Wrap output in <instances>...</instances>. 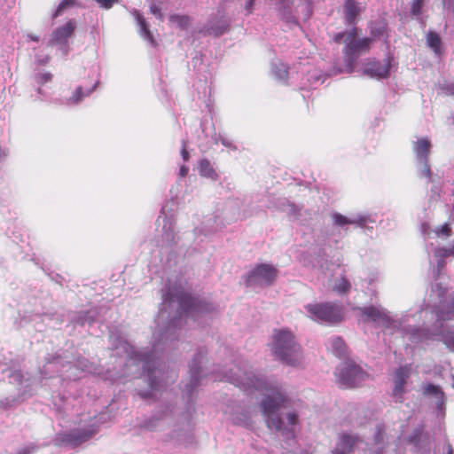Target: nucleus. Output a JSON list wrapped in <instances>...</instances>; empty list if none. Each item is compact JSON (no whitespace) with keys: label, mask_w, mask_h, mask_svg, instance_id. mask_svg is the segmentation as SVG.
Wrapping results in <instances>:
<instances>
[{"label":"nucleus","mask_w":454,"mask_h":454,"mask_svg":"<svg viewBox=\"0 0 454 454\" xmlns=\"http://www.w3.org/2000/svg\"><path fill=\"white\" fill-rule=\"evenodd\" d=\"M49 59H50L49 56H45V57L36 56L35 57V61L38 65H45L46 63H48Z\"/></svg>","instance_id":"nucleus-51"},{"label":"nucleus","mask_w":454,"mask_h":454,"mask_svg":"<svg viewBox=\"0 0 454 454\" xmlns=\"http://www.w3.org/2000/svg\"><path fill=\"white\" fill-rule=\"evenodd\" d=\"M451 379H452L451 387L454 388V375L451 376Z\"/></svg>","instance_id":"nucleus-57"},{"label":"nucleus","mask_w":454,"mask_h":454,"mask_svg":"<svg viewBox=\"0 0 454 454\" xmlns=\"http://www.w3.org/2000/svg\"><path fill=\"white\" fill-rule=\"evenodd\" d=\"M162 302L155 319L153 345L137 348L132 346L121 330L110 331V343L115 355L125 356L121 372H117L113 380L122 378H138L146 375L148 387L138 390L143 399L156 397L166 382L163 372L158 367L160 354L176 348L184 322L189 318L200 322L216 309V306L205 297H194L184 290L181 284H167L161 290Z\"/></svg>","instance_id":"nucleus-1"},{"label":"nucleus","mask_w":454,"mask_h":454,"mask_svg":"<svg viewBox=\"0 0 454 454\" xmlns=\"http://www.w3.org/2000/svg\"><path fill=\"white\" fill-rule=\"evenodd\" d=\"M345 18L348 24L355 22V20L359 13L360 9L354 0H346L345 2Z\"/></svg>","instance_id":"nucleus-35"},{"label":"nucleus","mask_w":454,"mask_h":454,"mask_svg":"<svg viewBox=\"0 0 454 454\" xmlns=\"http://www.w3.org/2000/svg\"><path fill=\"white\" fill-rule=\"evenodd\" d=\"M47 362L43 366V373L45 375L51 372L67 373V378L75 380L79 379L81 372L98 373L96 367L87 358H79L75 364H72L70 362L63 363L59 356L53 357H47Z\"/></svg>","instance_id":"nucleus-11"},{"label":"nucleus","mask_w":454,"mask_h":454,"mask_svg":"<svg viewBox=\"0 0 454 454\" xmlns=\"http://www.w3.org/2000/svg\"><path fill=\"white\" fill-rule=\"evenodd\" d=\"M23 375L21 372L15 371L10 375V381L12 383L22 384Z\"/></svg>","instance_id":"nucleus-46"},{"label":"nucleus","mask_w":454,"mask_h":454,"mask_svg":"<svg viewBox=\"0 0 454 454\" xmlns=\"http://www.w3.org/2000/svg\"><path fill=\"white\" fill-rule=\"evenodd\" d=\"M130 13L134 16L137 25L138 27V33L144 40H145L150 45L155 46L156 42L153 38V34L149 29V25L137 10H132Z\"/></svg>","instance_id":"nucleus-27"},{"label":"nucleus","mask_w":454,"mask_h":454,"mask_svg":"<svg viewBox=\"0 0 454 454\" xmlns=\"http://www.w3.org/2000/svg\"><path fill=\"white\" fill-rule=\"evenodd\" d=\"M27 37L29 39H31L32 41H35V42H38L39 41V37L36 36V35H28Z\"/></svg>","instance_id":"nucleus-54"},{"label":"nucleus","mask_w":454,"mask_h":454,"mask_svg":"<svg viewBox=\"0 0 454 454\" xmlns=\"http://www.w3.org/2000/svg\"><path fill=\"white\" fill-rule=\"evenodd\" d=\"M76 27V22L74 20H69L63 26L56 28L51 35V38L49 41L50 45H59L63 55H67L68 52L67 40L72 36Z\"/></svg>","instance_id":"nucleus-20"},{"label":"nucleus","mask_w":454,"mask_h":454,"mask_svg":"<svg viewBox=\"0 0 454 454\" xmlns=\"http://www.w3.org/2000/svg\"><path fill=\"white\" fill-rule=\"evenodd\" d=\"M432 148L431 141L427 137H420L412 144V152L415 155L416 174L419 178H425L430 184V196L438 199L441 196L444 182L437 173H434L429 163V155Z\"/></svg>","instance_id":"nucleus-6"},{"label":"nucleus","mask_w":454,"mask_h":454,"mask_svg":"<svg viewBox=\"0 0 454 454\" xmlns=\"http://www.w3.org/2000/svg\"><path fill=\"white\" fill-rule=\"evenodd\" d=\"M442 5L448 11H454V0H442Z\"/></svg>","instance_id":"nucleus-49"},{"label":"nucleus","mask_w":454,"mask_h":454,"mask_svg":"<svg viewBox=\"0 0 454 454\" xmlns=\"http://www.w3.org/2000/svg\"><path fill=\"white\" fill-rule=\"evenodd\" d=\"M427 43L436 55L441 53L442 40L438 34L429 31L427 35Z\"/></svg>","instance_id":"nucleus-37"},{"label":"nucleus","mask_w":454,"mask_h":454,"mask_svg":"<svg viewBox=\"0 0 454 454\" xmlns=\"http://www.w3.org/2000/svg\"><path fill=\"white\" fill-rule=\"evenodd\" d=\"M76 0H63L59 3L55 13L53 14V17H58L62 13V12L75 4Z\"/></svg>","instance_id":"nucleus-43"},{"label":"nucleus","mask_w":454,"mask_h":454,"mask_svg":"<svg viewBox=\"0 0 454 454\" xmlns=\"http://www.w3.org/2000/svg\"><path fill=\"white\" fill-rule=\"evenodd\" d=\"M35 446H27L25 448H23L22 450H20L18 454H34V452L35 451Z\"/></svg>","instance_id":"nucleus-50"},{"label":"nucleus","mask_w":454,"mask_h":454,"mask_svg":"<svg viewBox=\"0 0 454 454\" xmlns=\"http://www.w3.org/2000/svg\"><path fill=\"white\" fill-rule=\"evenodd\" d=\"M304 314L320 324H335L343 317L342 308L333 302H311L303 306Z\"/></svg>","instance_id":"nucleus-12"},{"label":"nucleus","mask_w":454,"mask_h":454,"mask_svg":"<svg viewBox=\"0 0 454 454\" xmlns=\"http://www.w3.org/2000/svg\"><path fill=\"white\" fill-rule=\"evenodd\" d=\"M333 223L335 226L347 229L349 224H354L360 228L366 227L369 223H374L375 221L370 215L358 214L352 216H345L340 213L332 215Z\"/></svg>","instance_id":"nucleus-24"},{"label":"nucleus","mask_w":454,"mask_h":454,"mask_svg":"<svg viewBox=\"0 0 454 454\" xmlns=\"http://www.w3.org/2000/svg\"><path fill=\"white\" fill-rule=\"evenodd\" d=\"M211 137L215 144L221 143L231 151H236L238 149L232 140L223 134L214 132Z\"/></svg>","instance_id":"nucleus-39"},{"label":"nucleus","mask_w":454,"mask_h":454,"mask_svg":"<svg viewBox=\"0 0 454 454\" xmlns=\"http://www.w3.org/2000/svg\"><path fill=\"white\" fill-rule=\"evenodd\" d=\"M98 6L103 9H110L112 8L115 4L119 2V0H95Z\"/></svg>","instance_id":"nucleus-44"},{"label":"nucleus","mask_w":454,"mask_h":454,"mask_svg":"<svg viewBox=\"0 0 454 454\" xmlns=\"http://www.w3.org/2000/svg\"><path fill=\"white\" fill-rule=\"evenodd\" d=\"M430 441L429 435L423 433L422 427L415 428L409 438V442L418 449H422L426 443Z\"/></svg>","instance_id":"nucleus-33"},{"label":"nucleus","mask_w":454,"mask_h":454,"mask_svg":"<svg viewBox=\"0 0 454 454\" xmlns=\"http://www.w3.org/2000/svg\"><path fill=\"white\" fill-rule=\"evenodd\" d=\"M450 219L454 222V205H453V208H452V211L450 212Z\"/></svg>","instance_id":"nucleus-55"},{"label":"nucleus","mask_w":454,"mask_h":454,"mask_svg":"<svg viewBox=\"0 0 454 454\" xmlns=\"http://www.w3.org/2000/svg\"><path fill=\"white\" fill-rule=\"evenodd\" d=\"M339 384L344 387H355L362 384L368 377L367 373L354 361H345L335 370Z\"/></svg>","instance_id":"nucleus-15"},{"label":"nucleus","mask_w":454,"mask_h":454,"mask_svg":"<svg viewBox=\"0 0 454 454\" xmlns=\"http://www.w3.org/2000/svg\"><path fill=\"white\" fill-rule=\"evenodd\" d=\"M423 395L434 398V403L437 411L441 414H444L445 411V395L439 386L434 384H426L423 387Z\"/></svg>","instance_id":"nucleus-26"},{"label":"nucleus","mask_w":454,"mask_h":454,"mask_svg":"<svg viewBox=\"0 0 454 454\" xmlns=\"http://www.w3.org/2000/svg\"><path fill=\"white\" fill-rule=\"evenodd\" d=\"M448 454H452V449L450 445L448 446Z\"/></svg>","instance_id":"nucleus-56"},{"label":"nucleus","mask_w":454,"mask_h":454,"mask_svg":"<svg viewBox=\"0 0 454 454\" xmlns=\"http://www.w3.org/2000/svg\"><path fill=\"white\" fill-rule=\"evenodd\" d=\"M150 12H152V14H153L160 20H163V15H162V13L160 12V8L158 6L157 4H155V3H152L151 4V5H150Z\"/></svg>","instance_id":"nucleus-45"},{"label":"nucleus","mask_w":454,"mask_h":454,"mask_svg":"<svg viewBox=\"0 0 454 454\" xmlns=\"http://www.w3.org/2000/svg\"><path fill=\"white\" fill-rule=\"evenodd\" d=\"M411 366L405 364L397 368L394 372V387L392 395L395 402L402 403L406 393L407 380L410 378Z\"/></svg>","instance_id":"nucleus-22"},{"label":"nucleus","mask_w":454,"mask_h":454,"mask_svg":"<svg viewBox=\"0 0 454 454\" xmlns=\"http://www.w3.org/2000/svg\"><path fill=\"white\" fill-rule=\"evenodd\" d=\"M275 208L286 212L287 214L296 216L299 208L286 198L278 199V203L274 206Z\"/></svg>","instance_id":"nucleus-36"},{"label":"nucleus","mask_w":454,"mask_h":454,"mask_svg":"<svg viewBox=\"0 0 454 454\" xmlns=\"http://www.w3.org/2000/svg\"><path fill=\"white\" fill-rule=\"evenodd\" d=\"M198 172L200 176L216 181L218 174L214 168V165L207 159H201L198 162Z\"/></svg>","instance_id":"nucleus-28"},{"label":"nucleus","mask_w":454,"mask_h":454,"mask_svg":"<svg viewBox=\"0 0 454 454\" xmlns=\"http://www.w3.org/2000/svg\"><path fill=\"white\" fill-rule=\"evenodd\" d=\"M271 74L281 83H286L288 77V68L285 63L277 59L271 62Z\"/></svg>","instance_id":"nucleus-29"},{"label":"nucleus","mask_w":454,"mask_h":454,"mask_svg":"<svg viewBox=\"0 0 454 454\" xmlns=\"http://www.w3.org/2000/svg\"><path fill=\"white\" fill-rule=\"evenodd\" d=\"M15 403H16V400L14 398H12V399L6 398V399L1 401V406L7 409V408L12 407L15 404Z\"/></svg>","instance_id":"nucleus-48"},{"label":"nucleus","mask_w":454,"mask_h":454,"mask_svg":"<svg viewBox=\"0 0 454 454\" xmlns=\"http://www.w3.org/2000/svg\"><path fill=\"white\" fill-rule=\"evenodd\" d=\"M427 252L432 266V275L437 278L446 265V258L454 257V239L449 247H441L430 243L427 247Z\"/></svg>","instance_id":"nucleus-18"},{"label":"nucleus","mask_w":454,"mask_h":454,"mask_svg":"<svg viewBox=\"0 0 454 454\" xmlns=\"http://www.w3.org/2000/svg\"><path fill=\"white\" fill-rule=\"evenodd\" d=\"M207 354V350L203 348L198 349L192 362L189 364L190 380L185 384L183 393L187 397L188 403L193 402V394L195 389L200 384L205 374L201 366L202 361Z\"/></svg>","instance_id":"nucleus-16"},{"label":"nucleus","mask_w":454,"mask_h":454,"mask_svg":"<svg viewBox=\"0 0 454 454\" xmlns=\"http://www.w3.org/2000/svg\"><path fill=\"white\" fill-rule=\"evenodd\" d=\"M391 60L390 57H387L382 60L369 59L364 64L363 73L371 78H387L389 75Z\"/></svg>","instance_id":"nucleus-21"},{"label":"nucleus","mask_w":454,"mask_h":454,"mask_svg":"<svg viewBox=\"0 0 454 454\" xmlns=\"http://www.w3.org/2000/svg\"><path fill=\"white\" fill-rule=\"evenodd\" d=\"M98 82H96L90 89L83 90L82 87H77L75 90L73 92L72 96L66 100V105L74 106L81 103L85 97L90 95V93L95 90Z\"/></svg>","instance_id":"nucleus-32"},{"label":"nucleus","mask_w":454,"mask_h":454,"mask_svg":"<svg viewBox=\"0 0 454 454\" xmlns=\"http://www.w3.org/2000/svg\"><path fill=\"white\" fill-rule=\"evenodd\" d=\"M272 351L279 360L289 365H297L302 360L301 346L293 333L287 329L274 332Z\"/></svg>","instance_id":"nucleus-8"},{"label":"nucleus","mask_w":454,"mask_h":454,"mask_svg":"<svg viewBox=\"0 0 454 454\" xmlns=\"http://www.w3.org/2000/svg\"><path fill=\"white\" fill-rule=\"evenodd\" d=\"M333 290L340 294H344L349 292L351 285L348 279L341 277L333 285Z\"/></svg>","instance_id":"nucleus-40"},{"label":"nucleus","mask_w":454,"mask_h":454,"mask_svg":"<svg viewBox=\"0 0 454 454\" xmlns=\"http://www.w3.org/2000/svg\"><path fill=\"white\" fill-rule=\"evenodd\" d=\"M169 20L182 29L187 28L190 25V18L186 15L174 14L169 17Z\"/></svg>","instance_id":"nucleus-41"},{"label":"nucleus","mask_w":454,"mask_h":454,"mask_svg":"<svg viewBox=\"0 0 454 454\" xmlns=\"http://www.w3.org/2000/svg\"><path fill=\"white\" fill-rule=\"evenodd\" d=\"M141 427L151 432H161L168 428L169 431L165 434L164 441L175 444L184 442L190 433L189 419L177 417L175 407L171 404L157 408L148 419L142 422Z\"/></svg>","instance_id":"nucleus-4"},{"label":"nucleus","mask_w":454,"mask_h":454,"mask_svg":"<svg viewBox=\"0 0 454 454\" xmlns=\"http://www.w3.org/2000/svg\"><path fill=\"white\" fill-rule=\"evenodd\" d=\"M362 314L368 321L373 322L376 325L389 331L390 333H400L401 336L407 340L409 345V334L417 325L411 323L419 321V312L417 314L406 313L401 317H393L381 306H367L362 309Z\"/></svg>","instance_id":"nucleus-5"},{"label":"nucleus","mask_w":454,"mask_h":454,"mask_svg":"<svg viewBox=\"0 0 454 454\" xmlns=\"http://www.w3.org/2000/svg\"><path fill=\"white\" fill-rule=\"evenodd\" d=\"M341 40L345 43L343 49L345 68L338 70L339 73H352L355 70V65L360 55L367 52L372 43L370 38H357L356 29L353 28L347 33H338L334 36V41L340 43Z\"/></svg>","instance_id":"nucleus-10"},{"label":"nucleus","mask_w":454,"mask_h":454,"mask_svg":"<svg viewBox=\"0 0 454 454\" xmlns=\"http://www.w3.org/2000/svg\"><path fill=\"white\" fill-rule=\"evenodd\" d=\"M98 432L95 423L88 427H78L69 432L59 434L55 438V444L59 447L74 449L91 439Z\"/></svg>","instance_id":"nucleus-14"},{"label":"nucleus","mask_w":454,"mask_h":454,"mask_svg":"<svg viewBox=\"0 0 454 454\" xmlns=\"http://www.w3.org/2000/svg\"><path fill=\"white\" fill-rule=\"evenodd\" d=\"M172 206L174 202L163 206L157 220L159 226L162 225L161 247L166 248L177 247L181 239L176 232V215Z\"/></svg>","instance_id":"nucleus-13"},{"label":"nucleus","mask_w":454,"mask_h":454,"mask_svg":"<svg viewBox=\"0 0 454 454\" xmlns=\"http://www.w3.org/2000/svg\"><path fill=\"white\" fill-rule=\"evenodd\" d=\"M424 0H413L411 6V13L417 20L420 19Z\"/></svg>","instance_id":"nucleus-42"},{"label":"nucleus","mask_w":454,"mask_h":454,"mask_svg":"<svg viewBox=\"0 0 454 454\" xmlns=\"http://www.w3.org/2000/svg\"><path fill=\"white\" fill-rule=\"evenodd\" d=\"M187 145H186V143L185 141H182V148H181V156L184 160V161H187L189 160V153L186 149Z\"/></svg>","instance_id":"nucleus-47"},{"label":"nucleus","mask_w":454,"mask_h":454,"mask_svg":"<svg viewBox=\"0 0 454 454\" xmlns=\"http://www.w3.org/2000/svg\"><path fill=\"white\" fill-rule=\"evenodd\" d=\"M223 413L227 419L235 426L247 429L254 427L252 411L250 408L246 405L237 402H231L226 405Z\"/></svg>","instance_id":"nucleus-19"},{"label":"nucleus","mask_w":454,"mask_h":454,"mask_svg":"<svg viewBox=\"0 0 454 454\" xmlns=\"http://www.w3.org/2000/svg\"><path fill=\"white\" fill-rule=\"evenodd\" d=\"M384 434L385 427L378 426L373 442L369 443L355 435L344 434L340 437L333 454H350L356 450L359 451L358 454H384Z\"/></svg>","instance_id":"nucleus-7"},{"label":"nucleus","mask_w":454,"mask_h":454,"mask_svg":"<svg viewBox=\"0 0 454 454\" xmlns=\"http://www.w3.org/2000/svg\"><path fill=\"white\" fill-rule=\"evenodd\" d=\"M237 219H238V216H233V217L231 218V220H237Z\"/></svg>","instance_id":"nucleus-59"},{"label":"nucleus","mask_w":454,"mask_h":454,"mask_svg":"<svg viewBox=\"0 0 454 454\" xmlns=\"http://www.w3.org/2000/svg\"><path fill=\"white\" fill-rule=\"evenodd\" d=\"M445 294L446 289L441 284L432 286L425 308L419 311L422 325L408 333L409 346L438 339L454 352V296L445 304Z\"/></svg>","instance_id":"nucleus-3"},{"label":"nucleus","mask_w":454,"mask_h":454,"mask_svg":"<svg viewBox=\"0 0 454 454\" xmlns=\"http://www.w3.org/2000/svg\"><path fill=\"white\" fill-rule=\"evenodd\" d=\"M378 278H379L378 273H372L368 277V278L366 280L368 281V285H372L373 282L378 280Z\"/></svg>","instance_id":"nucleus-53"},{"label":"nucleus","mask_w":454,"mask_h":454,"mask_svg":"<svg viewBox=\"0 0 454 454\" xmlns=\"http://www.w3.org/2000/svg\"><path fill=\"white\" fill-rule=\"evenodd\" d=\"M277 15L286 24L299 26L300 22L309 19L311 4L309 0H268Z\"/></svg>","instance_id":"nucleus-9"},{"label":"nucleus","mask_w":454,"mask_h":454,"mask_svg":"<svg viewBox=\"0 0 454 454\" xmlns=\"http://www.w3.org/2000/svg\"><path fill=\"white\" fill-rule=\"evenodd\" d=\"M188 171H189V168L184 165H182L179 168L178 175L180 177H184L188 174Z\"/></svg>","instance_id":"nucleus-52"},{"label":"nucleus","mask_w":454,"mask_h":454,"mask_svg":"<svg viewBox=\"0 0 454 454\" xmlns=\"http://www.w3.org/2000/svg\"><path fill=\"white\" fill-rule=\"evenodd\" d=\"M100 317L99 310L98 309H91L85 312H79L74 318L73 321L80 325H85L86 324L90 325L97 321Z\"/></svg>","instance_id":"nucleus-30"},{"label":"nucleus","mask_w":454,"mask_h":454,"mask_svg":"<svg viewBox=\"0 0 454 454\" xmlns=\"http://www.w3.org/2000/svg\"><path fill=\"white\" fill-rule=\"evenodd\" d=\"M421 232L427 238H439L442 239H447L452 235L450 224L444 223L442 225L436 226L432 229L429 223H423L421 224Z\"/></svg>","instance_id":"nucleus-25"},{"label":"nucleus","mask_w":454,"mask_h":454,"mask_svg":"<svg viewBox=\"0 0 454 454\" xmlns=\"http://www.w3.org/2000/svg\"><path fill=\"white\" fill-rule=\"evenodd\" d=\"M328 348L337 357H344L347 354V346L340 337H333L328 341Z\"/></svg>","instance_id":"nucleus-31"},{"label":"nucleus","mask_w":454,"mask_h":454,"mask_svg":"<svg viewBox=\"0 0 454 454\" xmlns=\"http://www.w3.org/2000/svg\"><path fill=\"white\" fill-rule=\"evenodd\" d=\"M229 23V19L226 17L223 10L219 9L208 18L201 32L218 36L228 29Z\"/></svg>","instance_id":"nucleus-23"},{"label":"nucleus","mask_w":454,"mask_h":454,"mask_svg":"<svg viewBox=\"0 0 454 454\" xmlns=\"http://www.w3.org/2000/svg\"><path fill=\"white\" fill-rule=\"evenodd\" d=\"M34 82L37 85L36 91L39 95L43 94L42 86L52 81V74L50 72H37L34 74Z\"/></svg>","instance_id":"nucleus-34"},{"label":"nucleus","mask_w":454,"mask_h":454,"mask_svg":"<svg viewBox=\"0 0 454 454\" xmlns=\"http://www.w3.org/2000/svg\"><path fill=\"white\" fill-rule=\"evenodd\" d=\"M278 270L270 264L262 263L248 271L246 285L250 287H265L273 284Z\"/></svg>","instance_id":"nucleus-17"},{"label":"nucleus","mask_w":454,"mask_h":454,"mask_svg":"<svg viewBox=\"0 0 454 454\" xmlns=\"http://www.w3.org/2000/svg\"><path fill=\"white\" fill-rule=\"evenodd\" d=\"M451 185L453 186V188H452V192H452V194L454 195V182L451 184Z\"/></svg>","instance_id":"nucleus-58"},{"label":"nucleus","mask_w":454,"mask_h":454,"mask_svg":"<svg viewBox=\"0 0 454 454\" xmlns=\"http://www.w3.org/2000/svg\"><path fill=\"white\" fill-rule=\"evenodd\" d=\"M215 380L229 381L250 394H262L260 409L267 427L279 433L288 441H294L299 414L294 409V402L283 384L256 373L247 362L231 368L222 375L215 376Z\"/></svg>","instance_id":"nucleus-2"},{"label":"nucleus","mask_w":454,"mask_h":454,"mask_svg":"<svg viewBox=\"0 0 454 454\" xmlns=\"http://www.w3.org/2000/svg\"><path fill=\"white\" fill-rule=\"evenodd\" d=\"M218 225L216 224V217H209L207 221L202 223V226L199 228H195L194 231H200L203 235L207 236L215 231H217Z\"/></svg>","instance_id":"nucleus-38"}]
</instances>
